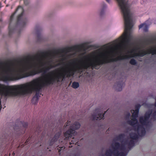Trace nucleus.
<instances>
[{
	"label": "nucleus",
	"instance_id": "30",
	"mask_svg": "<svg viewBox=\"0 0 156 156\" xmlns=\"http://www.w3.org/2000/svg\"><path fill=\"white\" fill-rule=\"evenodd\" d=\"M2 106H1V109L2 108Z\"/></svg>",
	"mask_w": 156,
	"mask_h": 156
},
{
	"label": "nucleus",
	"instance_id": "25",
	"mask_svg": "<svg viewBox=\"0 0 156 156\" xmlns=\"http://www.w3.org/2000/svg\"><path fill=\"white\" fill-rule=\"evenodd\" d=\"M29 139H27V140L26 141V142H25V143H27L29 142Z\"/></svg>",
	"mask_w": 156,
	"mask_h": 156
},
{
	"label": "nucleus",
	"instance_id": "7",
	"mask_svg": "<svg viewBox=\"0 0 156 156\" xmlns=\"http://www.w3.org/2000/svg\"><path fill=\"white\" fill-rule=\"evenodd\" d=\"M118 2V5L121 9L122 14L124 12V0H116ZM108 3L111 2V0H106Z\"/></svg>",
	"mask_w": 156,
	"mask_h": 156
},
{
	"label": "nucleus",
	"instance_id": "19",
	"mask_svg": "<svg viewBox=\"0 0 156 156\" xmlns=\"http://www.w3.org/2000/svg\"><path fill=\"white\" fill-rule=\"evenodd\" d=\"M130 113L129 112H128L127 113L126 115V119H129V117H130Z\"/></svg>",
	"mask_w": 156,
	"mask_h": 156
},
{
	"label": "nucleus",
	"instance_id": "27",
	"mask_svg": "<svg viewBox=\"0 0 156 156\" xmlns=\"http://www.w3.org/2000/svg\"><path fill=\"white\" fill-rule=\"evenodd\" d=\"M72 61H74V59H72L71 60Z\"/></svg>",
	"mask_w": 156,
	"mask_h": 156
},
{
	"label": "nucleus",
	"instance_id": "10",
	"mask_svg": "<svg viewBox=\"0 0 156 156\" xmlns=\"http://www.w3.org/2000/svg\"><path fill=\"white\" fill-rule=\"evenodd\" d=\"M61 134V131H59L58 133L56 134L54 137L51 140V141H50L49 144L50 146H51L52 145L54 142L57 140V139L59 138V136Z\"/></svg>",
	"mask_w": 156,
	"mask_h": 156
},
{
	"label": "nucleus",
	"instance_id": "15",
	"mask_svg": "<svg viewBox=\"0 0 156 156\" xmlns=\"http://www.w3.org/2000/svg\"><path fill=\"white\" fill-rule=\"evenodd\" d=\"M151 119L152 120H154L156 119V111L154 112L151 115Z\"/></svg>",
	"mask_w": 156,
	"mask_h": 156
},
{
	"label": "nucleus",
	"instance_id": "2",
	"mask_svg": "<svg viewBox=\"0 0 156 156\" xmlns=\"http://www.w3.org/2000/svg\"><path fill=\"white\" fill-rule=\"evenodd\" d=\"M145 47L144 43H141L135 46L132 36V57L135 56L143 57L147 54H151L152 55L156 54V48L151 47L146 50Z\"/></svg>",
	"mask_w": 156,
	"mask_h": 156
},
{
	"label": "nucleus",
	"instance_id": "18",
	"mask_svg": "<svg viewBox=\"0 0 156 156\" xmlns=\"http://www.w3.org/2000/svg\"><path fill=\"white\" fill-rule=\"evenodd\" d=\"M75 143H77V140L73 138L71 141V142L70 143V144L71 145L72 144H74Z\"/></svg>",
	"mask_w": 156,
	"mask_h": 156
},
{
	"label": "nucleus",
	"instance_id": "24",
	"mask_svg": "<svg viewBox=\"0 0 156 156\" xmlns=\"http://www.w3.org/2000/svg\"><path fill=\"white\" fill-rule=\"evenodd\" d=\"M65 149L64 147H62L61 148V150H63Z\"/></svg>",
	"mask_w": 156,
	"mask_h": 156
},
{
	"label": "nucleus",
	"instance_id": "20",
	"mask_svg": "<svg viewBox=\"0 0 156 156\" xmlns=\"http://www.w3.org/2000/svg\"><path fill=\"white\" fill-rule=\"evenodd\" d=\"M23 126L25 128H26L28 126V124L26 122H23L22 124Z\"/></svg>",
	"mask_w": 156,
	"mask_h": 156
},
{
	"label": "nucleus",
	"instance_id": "14",
	"mask_svg": "<svg viewBox=\"0 0 156 156\" xmlns=\"http://www.w3.org/2000/svg\"><path fill=\"white\" fill-rule=\"evenodd\" d=\"M76 51H75L72 53H70L67 55L69 58H70L72 57H74L76 56Z\"/></svg>",
	"mask_w": 156,
	"mask_h": 156
},
{
	"label": "nucleus",
	"instance_id": "3",
	"mask_svg": "<svg viewBox=\"0 0 156 156\" xmlns=\"http://www.w3.org/2000/svg\"><path fill=\"white\" fill-rule=\"evenodd\" d=\"M129 150V146H112L111 149L107 150L106 156H126Z\"/></svg>",
	"mask_w": 156,
	"mask_h": 156
},
{
	"label": "nucleus",
	"instance_id": "28",
	"mask_svg": "<svg viewBox=\"0 0 156 156\" xmlns=\"http://www.w3.org/2000/svg\"><path fill=\"white\" fill-rule=\"evenodd\" d=\"M72 147V146H69V148H71V147Z\"/></svg>",
	"mask_w": 156,
	"mask_h": 156
},
{
	"label": "nucleus",
	"instance_id": "23",
	"mask_svg": "<svg viewBox=\"0 0 156 156\" xmlns=\"http://www.w3.org/2000/svg\"><path fill=\"white\" fill-rule=\"evenodd\" d=\"M40 31V30H37V29H36V33L37 34V35L38 36V32Z\"/></svg>",
	"mask_w": 156,
	"mask_h": 156
},
{
	"label": "nucleus",
	"instance_id": "17",
	"mask_svg": "<svg viewBox=\"0 0 156 156\" xmlns=\"http://www.w3.org/2000/svg\"><path fill=\"white\" fill-rule=\"evenodd\" d=\"M9 34L10 35L14 31L15 29L12 28L10 27V26L9 25Z\"/></svg>",
	"mask_w": 156,
	"mask_h": 156
},
{
	"label": "nucleus",
	"instance_id": "11",
	"mask_svg": "<svg viewBox=\"0 0 156 156\" xmlns=\"http://www.w3.org/2000/svg\"><path fill=\"white\" fill-rule=\"evenodd\" d=\"M149 27V25L145 23L142 24L139 26V29L142 28L143 30L147 32L148 31V29Z\"/></svg>",
	"mask_w": 156,
	"mask_h": 156
},
{
	"label": "nucleus",
	"instance_id": "9",
	"mask_svg": "<svg viewBox=\"0 0 156 156\" xmlns=\"http://www.w3.org/2000/svg\"><path fill=\"white\" fill-rule=\"evenodd\" d=\"M107 7V5L104 3H102L101 9L99 12V14L100 16H101L105 14V9Z\"/></svg>",
	"mask_w": 156,
	"mask_h": 156
},
{
	"label": "nucleus",
	"instance_id": "5",
	"mask_svg": "<svg viewBox=\"0 0 156 156\" xmlns=\"http://www.w3.org/2000/svg\"><path fill=\"white\" fill-rule=\"evenodd\" d=\"M18 10H20L21 12V13L18 17L17 27L16 28H18L19 26L20 27H23L26 24L27 22V20L26 19H21V17L23 16V9L20 6L18 7L16 9L15 12L11 15L10 17L11 20H12L14 15Z\"/></svg>",
	"mask_w": 156,
	"mask_h": 156
},
{
	"label": "nucleus",
	"instance_id": "13",
	"mask_svg": "<svg viewBox=\"0 0 156 156\" xmlns=\"http://www.w3.org/2000/svg\"><path fill=\"white\" fill-rule=\"evenodd\" d=\"M123 86V84L121 83L120 84L118 85L117 87H116V90L118 91H120L122 90V87Z\"/></svg>",
	"mask_w": 156,
	"mask_h": 156
},
{
	"label": "nucleus",
	"instance_id": "12",
	"mask_svg": "<svg viewBox=\"0 0 156 156\" xmlns=\"http://www.w3.org/2000/svg\"><path fill=\"white\" fill-rule=\"evenodd\" d=\"M72 86L73 88L76 89L79 87V84L77 82H74L72 83Z\"/></svg>",
	"mask_w": 156,
	"mask_h": 156
},
{
	"label": "nucleus",
	"instance_id": "26",
	"mask_svg": "<svg viewBox=\"0 0 156 156\" xmlns=\"http://www.w3.org/2000/svg\"><path fill=\"white\" fill-rule=\"evenodd\" d=\"M155 106L156 107V100H155Z\"/></svg>",
	"mask_w": 156,
	"mask_h": 156
},
{
	"label": "nucleus",
	"instance_id": "21",
	"mask_svg": "<svg viewBox=\"0 0 156 156\" xmlns=\"http://www.w3.org/2000/svg\"><path fill=\"white\" fill-rule=\"evenodd\" d=\"M70 121H67V123H66V125L65 124L64 125V127H65V128H66L67 126H69V124H70Z\"/></svg>",
	"mask_w": 156,
	"mask_h": 156
},
{
	"label": "nucleus",
	"instance_id": "22",
	"mask_svg": "<svg viewBox=\"0 0 156 156\" xmlns=\"http://www.w3.org/2000/svg\"><path fill=\"white\" fill-rule=\"evenodd\" d=\"M29 3L28 0H24V3L26 5H27Z\"/></svg>",
	"mask_w": 156,
	"mask_h": 156
},
{
	"label": "nucleus",
	"instance_id": "6",
	"mask_svg": "<svg viewBox=\"0 0 156 156\" xmlns=\"http://www.w3.org/2000/svg\"><path fill=\"white\" fill-rule=\"evenodd\" d=\"M103 114V112L99 109H96L94 113L92 115L91 118L93 120H100L104 117V115Z\"/></svg>",
	"mask_w": 156,
	"mask_h": 156
},
{
	"label": "nucleus",
	"instance_id": "4",
	"mask_svg": "<svg viewBox=\"0 0 156 156\" xmlns=\"http://www.w3.org/2000/svg\"><path fill=\"white\" fill-rule=\"evenodd\" d=\"M80 127V125L78 122H75L72 126H70L69 129L65 133L64 135L66 139H68L69 137L74 136L75 134V130L79 129Z\"/></svg>",
	"mask_w": 156,
	"mask_h": 156
},
{
	"label": "nucleus",
	"instance_id": "16",
	"mask_svg": "<svg viewBox=\"0 0 156 156\" xmlns=\"http://www.w3.org/2000/svg\"><path fill=\"white\" fill-rule=\"evenodd\" d=\"M129 62L132 65H135L136 63V61L133 58Z\"/></svg>",
	"mask_w": 156,
	"mask_h": 156
},
{
	"label": "nucleus",
	"instance_id": "1",
	"mask_svg": "<svg viewBox=\"0 0 156 156\" xmlns=\"http://www.w3.org/2000/svg\"><path fill=\"white\" fill-rule=\"evenodd\" d=\"M42 87V84L39 78L25 83L14 86H6L0 83V95L5 97L16 96L26 95L35 91L36 94L32 101L35 104L41 94V90Z\"/></svg>",
	"mask_w": 156,
	"mask_h": 156
},
{
	"label": "nucleus",
	"instance_id": "31",
	"mask_svg": "<svg viewBox=\"0 0 156 156\" xmlns=\"http://www.w3.org/2000/svg\"><path fill=\"white\" fill-rule=\"evenodd\" d=\"M62 60H64V59H62Z\"/></svg>",
	"mask_w": 156,
	"mask_h": 156
},
{
	"label": "nucleus",
	"instance_id": "29",
	"mask_svg": "<svg viewBox=\"0 0 156 156\" xmlns=\"http://www.w3.org/2000/svg\"><path fill=\"white\" fill-rule=\"evenodd\" d=\"M12 154H13V155H14L15 154V153H13Z\"/></svg>",
	"mask_w": 156,
	"mask_h": 156
},
{
	"label": "nucleus",
	"instance_id": "8",
	"mask_svg": "<svg viewBox=\"0 0 156 156\" xmlns=\"http://www.w3.org/2000/svg\"><path fill=\"white\" fill-rule=\"evenodd\" d=\"M88 48L85 46L83 44H82L78 48L77 51L80 53V55L83 56L86 53V51Z\"/></svg>",
	"mask_w": 156,
	"mask_h": 156
}]
</instances>
